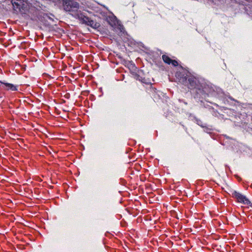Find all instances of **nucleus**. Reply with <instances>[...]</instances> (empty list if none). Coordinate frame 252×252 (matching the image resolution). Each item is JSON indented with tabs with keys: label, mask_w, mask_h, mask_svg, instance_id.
<instances>
[{
	"label": "nucleus",
	"mask_w": 252,
	"mask_h": 252,
	"mask_svg": "<svg viewBox=\"0 0 252 252\" xmlns=\"http://www.w3.org/2000/svg\"><path fill=\"white\" fill-rule=\"evenodd\" d=\"M63 8L70 15L76 18L81 17L82 14L80 10L79 4L73 0H67L63 2Z\"/></svg>",
	"instance_id": "obj_1"
},
{
	"label": "nucleus",
	"mask_w": 252,
	"mask_h": 252,
	"mask_svg": "<svg viewBox=\"0 0 252 252\" xmlns=\"http://www.w3.org/2000/svg\"><path fill=\"white\" fill-rule=\"evenodd\" d=\"M106 21L115 30H119L122 32L124 30V27L117 20L116 17L111 13L106 17Z\"/></svg>",
	"instance_id": "obj_2"
},
{
	"label": "nucleus",
	"mask_w": 252,
	"mask_h": 252,
	"mask_svg": "<svg viewBox=\"0 0 252 252\" xmlns=\"http://www.w3.org/2000/svg\"><path fill=\"white\" fill-rule=\"evenodd\" d=\"M232 195L237 199L239 202L247 205H249L251 203V201L245 196L236 191L233 192Z\"/></svg>",
	"instance_id": "obj_3"
},
{
	"label": "nucleus",
	"mask_w": 252,
	"mask_h": 252,
	"mask_svg": "<svg viewBox=\"0 0 252 252\" xmlns=\"http://www.w3.org/2000/svg\"><path fill=\"white\" fill-rule=\"evenodd\" d=\"M0 87L6 90H11L12 91H16L17 90V87L12 84L5 83L0 81Z\"/></svg>",
	"instance_id": "obj_4"
},
{
	"label": "nucleus",
	"mask_w": 252,
	"mask_h": 252,
	"mask_svg": "<svg viewBox=\"0 0 252 252\" xmlns=\"http://www.w3.org/2000/svg\"><path fill=\"white\" fill-rule=\"evenodd\" d=\"M81 17L78 19H80L83 23L92 27H96V23L94 21L90 19L89 17L85 16L82 14H81Z\"/></svg>",
	"instance_id": "obj_5"
},
{
	"label": "nucleus",
	"mask_w": 252,
	"mask_h": 252,
	"mask_svg": "<svg viewBox=\"0 0 252 252\" xmlns=\"http://www.w3.org/2000/svg\"><path fill=\"white\" fill-rule=\"evenodd\" d=\"M11 2L15 11L18 12L21 10V8H22V1L21 0H12Z\"/></svg>",
	"instance_id": "obj_6"
},
{
	"label": "nucleus",
	"mask_w": 252,
	"mask_h": 252,
	"mask_svg": "<svg viewBox=\"0 0 252 252\" xmlns=\"http://www.w3.org/2000/svg\"><path fill=\"white\" fill-rule=\"evenodd\" d=\"M188 81L191 88H195L196 85L197 80L192 77H189L188 79Z\"/></svg>",
	"instance_id": "obj_7"
},
{
	"label": "nucleus",
	"mask_w": 252,
	"mask_h": 252,
	"mask_svg": "<svg viewBox=\"0 0 252 252\" xmlns=\"http://www.w3.org/2000/svg\"><path fill=\"white\" fill-rule=\"evenodd\" d=\"M162 58L163 61L168 64L171 63V62H172V60L168 56L165 55H162Z\"/></svg>",
	"instance_id": "obj_8"
},
{
	"label": "nucleus",
	"mask_w": 252,
	"mask_h": 252,
	"mask_svg": "<svg viewBox=\"0 0 252 252\" xmlns=\"http://www.w3.org/2000/svg\"><path fill=\"white\" fill-rule=\"evenodd\" d=\"M176 76L179 79V82L182 83H185L187 81V78L186 77H181L180 74L178 72L176 73Z\"/></svg>",
	"instance_id": "obj_9"
},
{
	"label": "nucleus",
	"mask_w": 252,
	"mask_h": 252,
	"mask_svg": "<svg viewBox=\"0 0 252 252\" xmlns=\"http://www.w3.org/2000/svg\"><path fill=\"white\" fill-rule=\"evenodd\" d=\"M171 63L174 66H176L178 65V63L176 60H172Z\"/></svg>",
	"instance_id": "obj_10"
},
{
	"label": "nucleus",
	"mask_w": 252,
	"mask_h": 252,
	"mask_svg": "<svg viewBox=\"0 0 252 252\" xmlns=\"http://www.w3.org/2000/svg\"><path fill=\"white\" fill-rule=\"evenodd\" d=\"M121 225L122 226H123V227L126 226V221H121Z\"/></svg>",
	"instance_id": "obj_11"
},
{
	"label": "nucleus",
	"mask_w": 252,
	"mask_h": 252,
	"mask_svg": "<svg viewBox=\"0 0 252 252\" xmlns=\"http://www.w3.org/2000/svg\"><path fill=\"white\" fill-rule=\"evenodd\" d=\"M218 224H219V227H220L219 228L220 229H222L223 227L221 225V223H220V222H218Z\"/></svg>",
	"instance_id": "obj_12"
},
{
	"label": "nucleus",
	"mask_w": 252,
	"mask_h": 252,
	"mask_svg": "<svg viewBox=\"0 0 252 252\" xmlns=\"http://www.w3.org/2000/svg\"><path fill=\"white\" fill-rule=\"evenodd\" d=\"M25 226H29V224H24Z\"/></svg>",
	"instance_id": "obj_13"
},
{
	"label": "nucleus",
	"mask_w": 252,
	"mask_h": 252,
	"mask_svg": "<svg viewBox=\"0 0 252 252\" xmlns=\"http://www.w3.org/2000/svg\"><path fill=\"white\" fill-rule=\"evenodd\" d=\"M26 222H27V223H30V221H26Z\"/></svg>",
	"instance_id": "obj_14"
}]
</instances>
